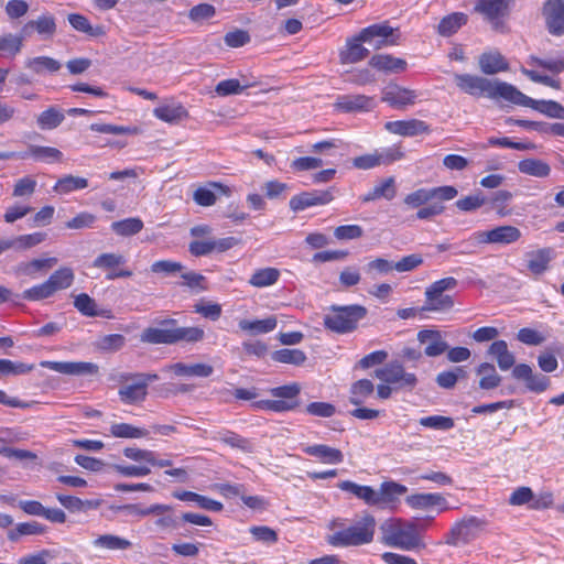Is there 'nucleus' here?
Returning <instances> with one entry per match:
<instances>
[{
  "instance_id": "39",
  "label": "nucleus",
  "mask_w": 564,
  "mask_h": 564,
  "mask_svg": "<svg viewBox=\"0 0 564 564\" xmlns=\"http://www.w3.org/2000/svg\"><path fill=\"white\" fill-rule=\"evenodd\" d=\"M25 67L29 68L36 75H43L44 73H56L61 69L62 64L50 56H37L28 58L25 61Z\"/></svg>"
},
{
  "instance_id": "44",
  "label": "nucleus",
  "mask_w": 564,
  "mask_h": 564,
  "mask_svg": "<svg viewBox=\"0 0 564 564\" xmlns=\"http://www.w3.org/2000/svg\"><path fill=\"white\" fill-rule=\"evenodd\" d=\"M397 194L394 178L388 177L383 180L380 184L376 185L370 192L361 197L362 203H369L381 197L390 200Z\"/></svg>"
},
{
  "instance_id": "56",
  "label": "nucleus",
  "mask_w": 564,
  "mask_h": 564,
  "mask_svg": "<svg viewBox=\"0 0 564 564\" xmlns=\"http://www.w3.org/2000/svg\"><path fill=\"white\" fill-rule=\"evenodd\" d=\"M46 238V234L44 232H34L29 235L18 236L15 238L9 239V242L12 243V249L17 250H26L31 249L41 242H43Z\"/></svg>"
},
{
  "instance_id": "61",
  "label": "nucleus",
  "mask_w": 564,
  "mask_h": 564,
  "mask_svg": "<svg viewBox=\"0 0 564 564\" xmlns=\"http://www.w3.org/2000/svg\"><path fill=\"white\" fill-rule=\"evenodd\" d=\"M74 306L85 316L93 317L101 315L97 311L96 301L86 293H80L75 296Z\"/></svg>"
},
{
  "instance_id": "36",
  "label": "nucleus",
  "mask_w": 564,
  "mask_h": 564,
  "mask_svg": "<svg viewBox=\"0 0 564 564\" xmlns=\"http://www.w3.org/2000/svg\"><path fill=\"white\" fill-rule=\"evenodd\" d=\"M153 115L167 123H177L188 117L187 110L181 104L159 106L153 110Z\"/></svg>"
},
{
  "instance_id": "7",
  "label": "nucleus",
  "mask_w": 564,
  "mask_h": 564,
  "mask_svg": "<svg viewBox=\"0 0 564 564\" xmlns=\"http://www.w3.org/2000/svg\"><path fill=\"white\" fill-rule=\"evenodd\" d=\"M457 285L458 281L453 276L433 282L425 290V304L422 310L435 312L451 310L454 306V300L445 292L454 290Z\"/></svg>"
},
{
  "instance_id": "10",
  "label": "nucleus",
  "mask_w": 564,
  "mask_h": 564,
  "mask_svg": "<svg viewBox=\"0 0 564 564\" xmlns=\"http://www.w3.org/2000/svg\"><path fill=\"white\" fill-rule=\"evenodd\" d=\"M395 29L390 26L388 22L371 24L362 29L358 33V40H362L365 43H372L375 39V48L380 50L387 45L398 44L400 34H395Z\"/></svg>"
},
{
  "instance_id": "8",
  "label": "nucleus",
  "mask_w": 564,
  "mask_h": 564,
  "mask_svg": "<svg viewBox=\"0 0 564 564\" xmlns=\"http://www.w3.org/2000/svg\"><path fill=\"white\" fill-rule=\"evenodd\" d=\"M512 0H477L474 11L479 13L498 30L510 14Z\"/></svg>"
},
{
  "instance_id": "35",
  "label": "nucleus",
  "mask_w": 564,
  "mask_h": 564,
  "mask_svg": "<svg viewBox=\"0 0 564 564\" xmlns=\"http://www.w3.org/2000/svg\"><path fill=\"white\" fill-rule=\"evenodd\" d=\"M173 497L178 500H182V501L196 502L198 505V507H200L202 509H205V510H209V511L218 512V511H221L224 508L221 502L210 499L206 496H202L194 491H187V490L174 491Z\"/></svg>"
},
{
  "instance_id": "31",
  "label": "nucleus",
  "mask_w": 564,
  "mask_h": 564,
  "mask_svg": "<svg viewBox=\"0 0 564 564\" xmlns=\"http://www.w3.org/2000/svg\"><path fill=\"white\" fill-rule=\"evenodd\" d=\"M553 250L551 248H541L535 251L528 252L527 267L534 275L543 274L552 260Z\"/></svg>"
},
{
  "instance_id": "38",
  "label": "nucleus",
  "mask_w": 564,
  "mask_h": 564,
  "mask_svg": "<svg viewBox=\"0 0 564 564\" xmlns=\"http://www.w3.org/2000/svg\"><path fill=\"white\" fill-rule=\"evenodd\" d=\"M213 438L243 453H252L254 448L253 444L248 438L231 431L217 432Z\"/></svg>"
},
{
  "instance_id": "32",
  "label": "nucleus",
  "mask_w": 564,
  "mask_h": 564,
  "mask_svg": "<svg viewBox=\"0 0 564 564\" xmlns=\"http://www.w3.org/2000/svg\"><path fill=\"white\" fill-rule=\"evenodd\" d=\"M499 335V330L492 326L480 327L471 334V338L477 343H494L490 345L487 352H509L508 344L505 340H495Z\"/></svg>"
},
{
  "instance_id": "17",
  "label": "nucleus",
  "mask_w": 564,
  "mask_h": 564,
  "mask_svg": "<svg viewBox=\"0 0 564 564\" xmlns=\"http://www.w3.org/2000/svg\"><path fill=\"white\" fill-rule=\"evenodd\" d=\"M417 340L425 344L424 352H470L466 347H455L449 349L443 335L436 329H423L417 333Z\"/></svg>"
},
{
  "instance_id": "13",
  "label": "nucleus",
  "mask_w": 564,
  "mask_h": 564,
  "mask_svg": "<svg viewBox=\"0 0 564 564\" xmlns=\"http://www.w3.org/2000/svg\"><path fill=\"white\" fill-rule=\"evenodd\" d=\"M512 104L530 107L550 118L564 119V107L554 100H535L522 94L514 87Z\"/></svg>"
},
{
  "instance_id": "29",
  "label": "nucleus",
  "mask_w": 564,
  "mask_h": 564,
  "mask_svg": "<svg viewBox=\"0 0 564 564\" xmlns=\"http://www.w3.org/2000/svg\"><path fill=\"white\" fill-rule=\"evenodd\" d=\"M369 65L383 73H402L406 69V61L400 57H394L390 54H375Z\"/></svg>"
},
{
  "instance_id": "50",
  "label": "nucleus",
  "mask_w": 564,
  "mask_h": 564,
  "mask_svg": "<svg viewBox=\"0 0 564 564\" xmlns=\"http://www.w3.org/2000/svg\"><path fill=\"white\" fill-rule=\"evenodd\" d=\"M64 119L65 115L61 109L50 107L37 116L36 123L41 130H53L57 128Z\"/></svg>"
},
{
  "instance_id": "18",
  "label": "nucleus",
  "mask_w": 564,
  "mask_h": 564,
  "mask_svg": "<svg viewBox=\"0 0 564 564\" xmlns=\"http://www.w3.org/2000/svg\"><path fill=\"white\" fill-rule=\"evenodd\" d=\"M44 368L72 376H93L98 372V366L86 361H42Z\"/></svg>"
},
{
  "instance_id": "51",
  "label": "nucleus",
  "mask_w": 564,
  "mask_h": 564,
  "mask_svg": "<svg viewBox=\"0 0 564 564\" xmlns=\"http://www.w3.org/2000/svg\"><path fill=\"white\" fill-rule=\"evenodd\" d=\"M280 278V271L275 268H263L256 270L249 279V283L254 288H267L276 283Z\"/></svg>"
},
{
  "instance_id": "6",
  "label": "nucleus",
  "mask_w": 564,
  "mask_h": 564,
  "mask_svg": "<svg viewBox=\"0 0 564 564\" xmlns=\"http://www.w3.org/2000/svg\"><path fill=\"white\" fill-rule=\"evenodd\" d=\"M485 519L469 516L455 522L445 536V543L452 546H460L476 540L486 529Z\"/></svg>"
},
{
  "instance_id": "16",
  "label": "nucleus",
  "mask_w": 564,
  "mask_h": 564,
  "mask_svg": "<svg viewBox=\"0 0 564 564\" xmlns=\"http://www.w3.org/2000/svg\"><path fill=\"white\" fill-rule=\"evenodd\" d=\"M417 94L415 90L389 84L382 91V101L397 109H404L415 104Z\"/></svg>"
},
{
  "instance_id": "19",
  "label": "nucleus",
  "mask_w": 564,
  "mask_h": 564,
  "mask_svg": "<svg viewBox=\"0 0 564 564\" xmlns=\"http://www.w3.org/2000/svg\"><path fill=\"white\" fill-rule=\"evenodd\" d=\"M333 199L334 195L330 189L303 192L291 198L290 208L293 212H300L312 206L326 205Z\"/></svg>"
},
{
  "instance_id": "63",
  "label": "nucleus",
  "mask_w": 564,
  "mask_h": 564,
  "mask_svg": "<svg viewBox=\"0 0 564 564\" xmlns=\"http://www.w3.org/2000/svg\"><path fill=\"white\" fill-rule=\"evenodd\" d=\"M216 14V9L213 4L209 3H199L194 6L188 11V18L191 21L200 23L205 20L212 19Z\"/></svg>"
},
{
  "instance_id": "2",
  "label": "nucleus",
  "mask_w": 564,
  "mask_h": 564,
  "mask_svg": "<svg viewBox=\"0 0 564 564\" xmlns=\"http://www.w3.org/2000/svg\"><path fill=\"white\" fill-rule=\"evenodd\" d=\"M379 529L380 542L387 546L408 552H420L427 546L415 521L390 518L384 520Z\"/></svg>"
},
{
  "instance_id": "28",
  "label": "nucleus",
  "mask_w": 564,
  "mask_h": 564,
  "mask_svg": "<svg viewBox=\"0 0 564 564\" xmlns=\"http://www.w3.org/2000/svg\"><path fill=\"white\" fill-rule=\"evenodd\" d=\"M478 65L486 75H495L509 69V64L498 51L485 52L479 56Z\"/></svg>"
},
{
  "instance_id": "54",
  "label": "nucleus",
  "mask_w": 564,
  "mask_h": 564,
  "mask_svg": "<svg viewBox=\"0 0 564 564\" xmlns=\"http://www.w3.org/2000/svg\"><path fill=\"white\" fill-rule=\"evenodd\" d=\"M143 228V223L140 218L132 217L111 224V229L119 236L128 237L140 232Z\"/></svg>"
},
{
  "instance_id": "23",
  "label": "nucleus",
  "mask_w": 564,
  "mask_h": 564,
  "mask_svg": "<svg viewBox=\"0 0 564 564\" xmlns=\"http://www.w3.org/2000/svg\"><path fill=\"white\" fill-rule=\"evenodd\" d=\"M375 100L366 95H343L337 98L335 107L345 112L369 111L373 108Z\"/></svg>"
},
{
  "instance_id": "40",
  "label": "nucleus",
  "mask_w": 564,
  "mask_h": 564,
  "mask_svg": "<svg viewBox=\"0 0 564 564\" xmlns=\"http://www.w3.org/2000/svg\"><path fill=\"white\" fill-rule=\"evenodd\" d=\"M46 532V527L37 521L18 523L8 531L7 538L11 542H18L24 535H42Z\"/></svg>"
},
{
  "instance_id": "15",
  "label": "nucleus",
  "mask_w": 564,
  "mask_h": 564,
  "mask_svg": "<svg viewBox=\"0 0 564 564\" xmlns=\"http://www.w3.org/2000/svg\"><path fill=\"white\" fill-rule=\"evenodd\" d=\"M542 15L550 34L564 35V0H546L542 8Z\"/></svg>"
},
{
  "instance_id": "53",
  "label": "nucleus",
  "mask_w": 564,
  "mask_h": 564,
  "mask_svg": "<svg viewBox=\"0 0 564 564\" xmlns=\"http://www.w3.org/2000/svg\"><path fill=\"white\" fill-rule=\"evenodd\" d=\"M252 86L253 85L248 82L241 83L239 79L230 78L219 82L215 87V93L220 97H226L241 94L245 89Z\"/></svg>"
},
{
  "instance_id": "24",
  "label": "nucleus",
  "mask_w": 564,
  "mask_h": 564,
  "mask_svg": "<svg viewBox=\"0 0 564 564\" xmlns=\"http://www.w3.org/2000/svg\"><path fill=\"white\" fill-rule=\"evenodd\" d=\"M122 379L132 380L130 384L123 386L119 389L118 394L123 403L133 404L145 399L148 391L143 381L134 379L133 375L122 376Z\"/></svg>"
},
{
  "instance_id": "21",
  "label": "nucleus",
  "mask_w": 564,
  "mask_h": 564,
  "mask_svg": "<svg viewBox=\"0 0 564 564\" xmlns=\"http://www.w3.org/2000/svg\"><path fill=\"white\" fill-rule=\"evenodd\" d=\"M384 129L390 133L402 137H414L430 132V127L419 119L388 121Z\"/></svg>"
},
{
  "instance_id": "30",
  "label": "nucleus",
  "mask_w": 564,
  "mask_h": 564,
  "mask_svg": "<svg viewBox=\"0 0 564 564\" xmlns=\"http://www.w3.org/2000/svg\"><path fill=\"white\" fill-rule=\"evenodd\" d=\"M362 40H358V35L348 39L346 46L339 53L341 64H355L365 59L369 55L368 48L362 46Z\"/></svg>"
},
{
  "instance_id": "45",
  "label": "nucleus",
  "mask_w": 564,
  "mask_h": 564,
  "mask_svg": "<svg viewBox=\"0 0 564 564\" xmlns=\"http://www.w3.org/2000/svg\"><path fill=\"white\" fill-rule=\"evenodd\" d=\"M74 279V271L68 267H63L52 273L46 283L54 294L57 291L68 289L73 284Z\"/></svg>"
},
{
  "instance_id": "42",
  "label": "nucleus",
  "mask_w": 564,
  "mask_h": 564,
  "mask_svg": "<svg viewBox=\"0 0 564 564\" xmlns=\"http://www.w3.org/2000/svg\"><path fill=\"white\" fill-rule=\"evenodd\" d=\"M26 156H31L34 160L46 163L61 162L63 160V153L58 149L42 145H30L28 153L22 154L19 158L25 159Z\"/></svg>"
},
{
  "instance_id": "55",
  "label": "nucleus",
  "mask_w": 564,
  "mask_h": 564,
  "mask_svg": "<svg viewBox=\"0 0 564 564\" xmlns=\"http://www.w3.org/2000/svg\"><path fill=\"white\" fill-rule=\"evenodd\" d=\"M110 433L119 438H140L147 436L148 432L128 423H115L110 426Z\"/></svg>"
},
{
  "instance_id": "52",
  "label": "nucleus",
  "mask_w": 564,
  "mask_h": 564,
  "mask_svg": "<svg viewBox=\"0 0 564 564\" xmlns=\"http://www.w3.org/2000/svg\"><path fill=\"white\" fill-rule=\"evenodd\" d=\"M95 547L106 549V550H128L131 547L132 543L123 538L113 534H104L99 535L93 542Z\"/></svg>"
},
{
  "instance_id": "22",
  "label": "nucleus",
  "mask_w": 564,
  "mask_h": 564,
  "mask_svg": "<svg viewBox=\"0 0 564 564\" xmlns=\"http://www.w3.org/2000/svg\"><path fill=\"white\" fill-rule=\"evenodd\" d=\"M177 377L184 378H207L213 375L214 367L204 362H176L164 368Z\"/></svg>"
},
{
  "instance_id": "26",
  "label": "nucleus",
  "mask_w": 564,
  "mask_h": 564,
  "mask_svg": "<svg viewBox=\"0 0 564 564\" xmlns=\"http://www.w3.org/2000/svg\"><path fill=\"white\" fill-rule=\"evenodd\" d=\"M337 487L343 491L351 494L367 506L377 508V489L371 486L359 485L351 480H343Z\"/></svg>"
},
{
  "instance_id": "27",
  "label": "nucleus",
  "mask_w": 564,
  "mask_h": 564,
  "mask_svg": "<svg viewBox=\"0 0 564 564\" xmlns=\"http://www.w3.org/2000/svg\"><path fill=\"white\" fill-rule=\"evenodd\" d=\"M406 487L394 481H384L377 490V508L383 509L395 503L406 492Z\"/></svg>"
},
{
  "instance_id": "46",
  "label": "nucleus",
  "mask_w": 564,
  "mask_h": 564,
  "mask_svg": "<svg viewBox=\"0 0 564 564\" xmlns=\"http://www.w3.org/2000/svg\"><path fill=\"white\" fill-rule=\"evenodd\" d=\"M467 15L463 12H454L444 17L438 23L437 31L442 36H451L467 23Z\"/></svg>"
},
{
  "instance_id": "14",
  "label": "nucleus",
  "mask_w": 564,
  "mask_h": 564,
  "mask_svg": "<svg viewBox=\"0 0 564 564\" xmlns=\"http://www.w3.org/2000/svg\"><path fill=\"white\" fill-rule=\"evenodd\" d=\"M237 243L235 237L195 239L189 242L188 251L194 257H204L213 252H225Z\"/></svg>"
},
{
  "instance_id": "48",
  "label": "nucleus",
  "mask_w": 564,
  "mask_h": 564,
  "mask_svg": "<svg viewBox=\"0 0 564 564\" xmlns=\"http://www.w3.org/2000/svg\"><path fill=\"white\" fill-rule=\"evenodd\" d=\"M87 186V178L68 174L57 180L53 186V191L57 194H68L74 191L84 189Z\"/></svg>"
},
{
  "instance_id": "49",
  "label": "nucleus",
  "mask_w": 564,
  "mask_h": 564,
  "mask_svg": "<svg viewBox=\"0 0 564 564\" xmlns=\"http://www.w3.org/2000/svg\"><path fill=\"white\" fill-rule=\"evenodd\" d=\"M375 391L373 383L368 379H360L350 387L349 402L354 405L362 404Z\"/></svg>"
},
{
  "instance_id": "60",
  "label": "nucleus",
  "mask_w": 564,
  "mask_h": 564,
  "mask_svg": "<svg viewBox=\"0 0 564 564\" xmlns=\"http://www.w3.org/2000/svg\"><path fill=\"white\" fill-rule=\"evenodd\" d=\"M0 455L4 456L7 458L17 459V460H34V459H36L35 453H33L31 451H26V449L9 447L7 444V441L3 438H0Z\"/></svg>"
},
{
  "instance_id": "37",
  "label": "nucleus",
  "mask_w": 564,
  "mask_h": 564,
  "mask_svg": "<svg viewBox=\"0 0 564 564\" xmlns=\"http://www.w3.org/2000/svg\"><path fill=\"white\" fill-rule=\"evenodd\" d=\"M278 321L275 316H269L264 319H241L239 328L250 335H259L272 332L276 327Z\"/></svg>"
},
{
  "instance_id": "11",
  "label": "nucleus",
  "mask_w": 564,
  "mask_h": 564,
  "mask_svg": "<svg viewBox=\"0 0 564 564\" xmlns=\"http://www.w3.org/2000/svg\"><path fill=\"white\" fill-rule=\"evenodd\" d=\"M375 377L383 382L397 384L398 388L413 389L417 379L414 373L405 372L404 368L397 362H390L375 370Z\"/></svg>"
},
{
  "instance_id": "33",
  "label": "nucleus",
  "mask_w": 564,
  "mask_h": 564,
  "mask_svg": "<svg viewBox=\"0 0 564 564\" xmlns=\"http://www.w3.org/2000/svg\"><path fill=\"white\" fill-rule=\"evenodd\" d=\"M304 453L321 459L325 464H339L344 460L341 451L324 444L306 446Z\"/></svg>"
},
{
  "instance_id": "20",
  "label": "nucleus",
  "mask_w": 564,
  "mask_h": 564,
  "mask_svg": "<svg viewBox=\"0 0 564 564\" xmlns=\"http://www.w3.org/2000/svg\"><path fill=\"white\" fill-rule=\"evenodd\" d=\"M56 20L51 13H43L35 20L28 21L21 33L23 36H31L33 32H36L44 39H52L56 33Z\"/></svg>"
},
{
  "instance_id": "59",
  "label": "nucleus",
  "mask_w": 564,
  "mask_h": 564,
  "mask_svg": "<svg viewBox=\"0 0 564 564\" xmlns=\"http://www.w3.org/2000/svg\"><path fill=\"white\" fill-rule=\"evenodd\" d=\"M23 34L21 35H13V34H6L0 37V52L14 56L18 53H20L22 46H23Z\"/></svg>"
},
{
  "instance_id": "64",
  "label": "nucleus",
  "mask_w": 564,
  "mask_h": 564,
  "mask_svg": "<svg viewBox=\"0 0 564 564\" xmlns=\"http://www.w3.org/2000/svg\"><path fill=\"white\" fill-rule=\"evenodd\" d=\"M56 557L54 550H42L37 553L25 555L19 560V564H48L50 561Z\"/></svg>"
},
{
  "instance_id": "3",
  "label": "nucleus",
  "mask_w": 564,
  "mask_h": 564,
  "mask_svg": "<svg viewBox=\"0 0 564 564\" xmlns=\"http://www.w3.org/2000/svg\"><path fill=\"white\" fill-rule=\"evenodd\" d=\"M203 338V328L197 326L180 327L173 318L162 319L159 322V327H148L140 335L141 341L150 344L196 343Z\"/></svg>"
},
{
  "instance_id": "9",
  "label": "nucleus",
  "mask_w": 564,
  "mask_h": 564,
  "mask_svg": "<svg viewBox=\"0 0 564 564\" xmlns=\"http://www.w3.org/2000/svg\"><path fill=\"white\" fill-rule=\"evenodd\" d=\"M511 376L514 380L522 382L529 392L543 393L551 386V380L547 376L534 372L527 364L514 366L511 370Z\"/></svg>"
},
{
  "instance_id": "34",
  "label": "nucleus",
  "mask_w": 564,
  "mask_h": 564,
  "mask_svg": "<svg viewBox=\"0 0 564 564\" xmlns=\"http://www.w3.org/2000/svg\"><path fill=\"white\" fill-rule=\"evenodd\" d=\"M406 502L414 509H427L441 506V510L447 509V501L441 494H415L406 498Z\"/></svg>"
},
{
  "instance_id": "57",
  "label": "nucleus",
  "mask_w": 564,
  "mask_h": 564,
  "mask_svg": "<svg viewBox=\"0 0 564 564\" xmlns=\"http://www.w3.org/2000/svg\"><path fill=\"white\" fill-rule=\"evenodd\" d=\"M299 405L297 401H291V400H261L257 403H254V406L268 410L272 412H288L294 410Z\"/></svg>"
},
{
  "instance_id": "41",
  "label": "nucleus",
  "mask_w": 564,
  "mask_h": 564,
  "mask_svg": "<svg viewBox=\"0 0 564 564\" xmlns=\"http://www.w3.org/2000/svg\"><path fill=\"white\" fill-rule=\"evenodd\" d=\"M518 170L522 174L539 178L547 177L551 173V166L546 162L532 158L521 160L518 163Z\"/></svg>"
},
{
  "instance_id": "1",
  "label": "nucleus",
  "mask_w": 564,
  "mask_h": 564,
  "mask_svg": "<svg viewBox=\"0 0 564 564\" xmlns=\"http://www.w3.org/2000/svg\"><path fill=\"white\" fill-rule=\"evenodd\" d=\"M330 533L325 541L333 547H358L373 542L377 520L369 513L364 512L360 517L348 523L345 518H334L327 525Z\"/></svg>"
},
{
  "instance_id": "4",
  "label": "nucleus",
  "mask_w": 564,
  "mask_h": 564,
  "mask_svg": "<svg viewBox=\"0 0 564 564\" xmlns=\"http://www.w3.org/2000/svg\"><path fill=\"white\" fill-rule=\"evenodd\" d=\"M454 80L456 86L465 94L479 98L487 96L489 98H502L511 101L514 86L511 84L490 80L485 77L470 74H455Z\"/></svg>"
},
{
  "instance_id": "62",
  "label": "nucleus",
  "mask_w": 564,
  "mask_h": 564,
  "mask_svg": "<svg viewBox=\"0 0 564 564\" xmlns=\"http://www.w3.org/2000/svg\"><path fill=\"white\" fill-rule=\"evenodd\" d=\"M433 199V193H431L430 188H419L410 194H408L403 202L406 206L411 208H419L430 200Z\"/></svg>"
},
{
  "instance_id": "12",
  "label": "nucleus",
  "mask_w": 564,
  "mask_h": 564,
  "mask_svg": "<svg viewBox=\"0 0 564 564\" xmlns=\"http://www.w3.org/2000/svg\"><path fill=\"white\" fill-rule=\"evenodd\" d=\"M520 238V229L510 225L498 226L485 231H476L471 237L479 245H510L517 242Z\"/></svg>"
},
{
  "instance_id": "58",
  "label": "nucleus",
  "mask_w": 564,
  "mask_h": 564,
  "mask_svg": "<svg viewBox=\"0 0 564 564\" xmlns=\"http://www.w3.org/2000/svg\"><path fill=\"white\" fill-rule=\"evenodd\" d=\"M126 262V259L122 254L119 253H101L99 254L93 262V267L97 269L111 271L118 265H121Z\"/></svg>"
},
{
  "instance_id": "5",
  "label": "nucleus",
  "mask_w": 564,
  "mask_h": 564,
  "mask_svg": "<svg viewBox=\"0 0 564 564\" xmlns=\"http://www.w3.org/2000/svg\"><path fill=\"white\" fill-rule=\"evenodd\" d=\"M367 315V308L359 304L332 305L329 313L324 317L327 329L345 334L355 330L358 323Z\"/></svg>"
},
{
  "instance_id": "25",
  "label": "nucleus",
  "mask_w": 564,
  "mask_h": 564,
  "mask_svg": "<svg viewBox=\"0 0 564 564\" xmlns=\"http://www.w3.org/2000/svg\"><path fill=\"white\" fill-rule=\"evenodd\" d=\"M402 155L403 154L401 152L368 153V154H364L360 156H356L352 160V165L359 170H369V169L379 166L381 164H389L395 160L401 159Z\"/></svg>"
},
{
  "instance_id": "43",
  "label": "nucleus",
  "mask_w": 564,
  "mask_h": 564,
  "mask_svg": "<svg viewBox=\"0 0 564 564\" xmlns=\"http://www.w3.org/2000/svg\"><path fill=\"white\" fill-rule=\"evenodd\" d=\"M67 20L76 31L83 32L91 37H100L106 33L102 25L93 26L89 20L83 14L70 13L68 14Z\"/></svg>"
},
{
  "instance_id": "47",
  "label": "nucleus",
  "mask_w": 564,
  "mask_h": 564,
  "mask_svg": "<svg viewBox=\"0 0 564 564\" xmlns=\"http://www.w3.org/2000/svg\"><path fill=\"white\" fill-rule=\"evenodd\" d=\"M479 379V388L482 390H492L500 386L501 377L497 373L494 365L484 362L477 368Z\"/></svg>"
}]
</instances>
